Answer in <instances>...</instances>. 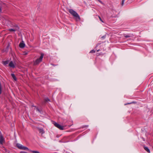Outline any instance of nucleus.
I'll list each match as a JSON object with an SVG mask.
<instances>
[{
  "label": "nucleus",
  "mask_w": 153,
  "mask_h": 153,
  "mask_svg": "<svg viewBox=\"0 0 153 153\" xmlns=\"http://www.w3.org/2000/svg\"><path fill=\"white\" fill-rule=\"evenodd\" d=\"M53 123L54 126L61 130H63L64 129V127L63 126H62L59 124L53 121Z\"/></svg>",
  "instance_id": "nucleus-4"
},
{
  "label": "nucleus",
  "mask_w": 153,
  "mask_h": 153,
  "mask_svg": "<svg viewBox=\"0 0 153 153\" xmlns=\"http://www.w3.org/2000/svg\"><path fill=\"white\" fill-rule=\"evenodd\" d=\"M11 75L12 78H13V79L15 81H16L17 80V79H16V76H15V74H11Z\"/></svg>",
  "instance_id": "nucleus-13"
},
{
  "label": "nucleus",
  "mask_w": 153,
  "mask_h": 153,
  "mask_svg": "<svg viewBox=\"0 0 153 153\" xmlns=\"http://www.w3.org/2000/svg\"><path fill=\"white\" fill-rule=\"evenodd\" d=\"M2 92V85L1 82H0V95H1Z\"/></svg>",
  "instance_id": "nucleus-15"
},
{
  "label": "nucleus",
  "mask_w": 153,
  "mask_h": 153,
  "mask_svg": "<svg viewBox=\"0 0 153 153\" xmlns=\"http://www.w3.org/2000/svg\"><path fill=\"white\" fill-rule=\"evenodd\" d=\"M144 149L148 153H150V150L147 147L144 146Z\"/></svg>",
  "instance_id": "nucleus-11"
},
{
  "label": "nucleus",
  "mask_w": 153,
  "mask_h": 153,
  "mask_svg": "<svg viewBox=\"0 0 153 153\" xmlns=\"http://www.w3.org/2000/svg\"><path fill=\"white\" fill-rule=\"evenodd\" d=\"M32 107H35V108H36V106H35L34 105H32V106H31Z\"/></svg>",
  "instance_id": "nucleus-27"
},
{
  "label": "nucleus",
  "mask_w": 153,
  "mask_h": 153,
  "mask_svg": "<svg viewBox=\"0 0 153 153\" xmlns=\"http://www.w3.org/2000/svg\"><path fill=\"white\" fill-rule=\"evenodd\" d=\"M125 0H122V2H121V5L122 6H123L124 4V2Z\"/></svg>",
  "instance_id": "nucleus-22"
},
{
  "label": "nucleus",
  "mask_w": 153,
  "mask_h": 153,
  "mask_svg": "<svg viewBox=\"0 0 153 153\" xmlns=\"http://www.w3.org/2000/svg\"><path fill=\"white\" fill-rule=\"evenodd\" d=\"M43 56L44 54L42 53H41L39 58L37 59L34 62L33 65H37L39 64L40 62L42 61Z\"/></svg>",
  "instance_id": "nucleus-2"
},
{
  "label": "nucleus",
  "mask_w": 153,
  "mask_h": 153,
  "mask_svg": "<svg viewBox=\"0 0 153 153\" xmlns=\"http://www.w3.org/2000/svg\"><path fill=\"white\" fill-rule=\"evenodd\" d=\"M98 17L100 20V21H101L102 22H103V21H102V19L101 18V17L99 16H98Z\"/></svg>",
  "instance_id": "nucleus-21"
},
{
  "label": "nucleus",
  "mask_w": 153,
  "mask_h": 153,
  "mask_svg": "<svg viewBox=\"0 0 153 153\" xmlns=\"http://www.w3.org/2000/svg\"><path fill=\"white\" fill-rule=\"evenodd\" d=\"M44 100H45V102H48V101H50V100L49 98H45V99Z\"/></svg>",
  "instance_id": "nucleus-18"
},
{
  "label": "nucleus",
  "mask_w": 153,
  "mask_h": 153,
  "mask_svg": "<svg viewBox=\"0 0 153 153\" xmlns=\"http://www.w3.org/2000/svg\"><path fill=\"white\" fill-rule=\"evenodd\" d=\"M8 31L10 32H12V31H16V29H14L13 28L12 29H8Z\"/></svg>",
  "instance_id": "nucleus-14"
},
{
  "label": "nucleus",
  "mask_w": 153,
  "mask_h": 153,
  "mask_svg": "<svg viewBox=\"0 0 153 153\" xmlns=\"http://www.w3.org/2000/svg\"><path fill=\"white\" fill-rule=\"evenodd\" d=\"M14 29H16V31L18 30L19 29V27L18 25H15L13 26Z\"/></svg>",
  "instance_id": "nucleus-12"
},
{
  "label": "nucleus",
  "mask_w": 153,
  "mask_h": 153,
  "mask_svg": "<svg viewBox=\"0 0 153 153\" xmlns=\"http://www.w3.org/2000/svg\"><path fill=\"white\" fill-rule=\"evenodd\" d=\"M105 36H103L101 37V38L102 39H104L105 38Z\"/></svg>",
  "instance_id": "nucleus-24"
},
{
  "label": "nucleus",
  "mask_w": 153,
  "mask_h": 153,
  "mask_svg": "<svg viewBox=\"0 0 153 153\" xmlns=\"http://www.w3.org/2000/svg\"><path fill=\"white\" fill-rule=\"evenodd\" d=\"M88 126H85L84 127H87Z\"/></svg>",
  "instance_id": "nucleus-29"
},
{
  "label": "nucleus",
  "mask_w": 153,
  "mask_h": 153,
  "mask_svg": "<svg viewBox=\"0 0 153 153\" xmlns=\"http://www.w3.org/2000/svg\"><path fill=\"white\" fill-rule=\"evenodd\" d=\"M124 36L125 37H126V38H127L131 36L129 34L126 35V34H124Z\"/></svg>",
  "instance_id": "nucleus-17"
},
{
  "label": "nucleus",
  "mask_w": 153,
  "mask_h": 153,
  "mask_svg": "<svg viewBox=\"0 0 153 153\" xmlns=\"http://www.w3.org/2000/svg\"><path fill=\"white\" fill-rule=\"evenodd\" d=\"M9 62V60H7L5 61H3L2 62V63L3 64L5 65H7Z\"/></svg>",
  "instance_id": "nucleus-9"
},
{
  "label": "nucleus",
  "mask_w": 153,
  "mask_h": 153,
  "mask_svg": "<svg viewBox=\"0 0 153 153\" xmlns=\"http://www.w3.org/2000/svg\"><path fill=\"white\" fill-rule=\"evenodd\" d=\"M9 66L13 68L15 67V65L12 61L10 62L9 64Z\"/></svg>",
  "instance_id": "nucleus-7"
},
{
  "label": "nucleus",
  "mask_w": 153,
  "mask_h": 153,
  "mask_svg": "<svg viewBox=\"0 0 153 153\" xmlns=\"http://www.w3.org/2000/svg\"><path fill=\"white\" fill-rule=\"evenodd\" d=\"M38 129L40 133H41L42 134L45 133V131L42 128H38Z\"/></svg>",
  "instance_id": "nucleus-8"
},
{
  "label": "nucleus",
  "mask_w": 153,
  "mask_h": 153,
  "mask_svg": "<svg viewBox=\"0 0 153 153\" xmlns=\"http://www.w3.org/2000/svg\"><path fill=\"white\" fill-rule=\"evenodd\" d=\"M25 44L23 41L21 42L19 44V47L21 48H24L25 47Z\"/></svg>",
  "instance_id": "nucleus-5"
},
{
  "label": "nucleus",
  "mask_w": 153,
  "mask_h": 153,
  "mask_svg": "<svg viewBox=\"0 0 153 153\" xmlns=\"http://www.w3.org/2000/svg\"><path fill=\"white\" fill-rule=\"evenodd\" d=\"M69 12L74 16L76 21H79L80 20V16L78 14L72 9L68 10Z\"/></svg>",
  "instance_id": "nucleus-1"
},
{
  "label": "nucleus",
  "mask_w": 153,
  "mask_h": 153,
  "mask_svg": "<svg viewBox=\"0 0 153 153\" xmlns=\"http://www.w3.org/2000/svg\"><path fill=\"white\" fill-rule=\"evenodd\" d=\"M136 102H130V103H127V104H125V105H128V104H132V103H136Z\"/></svg>",
  "instance_id": "nucleus-19"
},
{
  "label": "nucleus",
  "mask_w": 153,
  "mask_h": 153,
  "mask_svg": "<svg viewBox=\"0 0 153 153\" xmlns=\"http://www.w3.org/2000/svg\"><path fill=\"white\" fill-rule=\"evenodd\" d=\"M101 44V43H98L96 45V47H97L99 45H100Z\"/></svg>",
  "instance_id": "nucleus-26"
},
{
  "label": "nucleus",
  "mask_w": 153,
  "mask_h": 153,
  "mask_svg": "<svg viewBox=\"0 0 153 153\" xmlns=\"http://www.w3.org/2000/svg\"><path fill=\"white\" fill-rule=\"evenodd\" d=\"M95 52V51L94 50H92L90 51V53H94Z\"/></svg>",
  "instance_id": "nucleus-20"
},
{
  "label": "nucleus",
  "mask_w": 153,
  "mask_h": 153,
  "mask_svg": "<svg viewBox=\"0 0 153 153\" xmlns=\"http://www.w3.org/2000/svg\"><path fill=\"white\" fill-rule=\"evenodd\" d=\"M100 51V49H99V50H97V52H98V51Z\"/></svg>",
  "instance_id": "nucleus-28"
},
{
  "label": "nucleus",
  "mask_w": 153,
  "mask_h": 153,
  "mask_svg": "<svg viewBox=\"0 0 153 153\" xmlns=\"http://www.w3.org/2000/svg\"><path fill=\"white\" fill-rule=\"evenodd\" d=\"M16 146V147L19 149L25 150H29V149L27 147L19 143H17Z\"/></svg>",
  "instance_id": "nucleus-3"
},
{
  "label": "nucleus",
  "mask_w": 153,
  "mask_h": 153,
  "mask_svg": "<svg viewBox=\"0 0 153 153\" xmlns=\"http://www.w3.org/2000/svg\"><path fill=\"white\" fill-rule=\"evenodd\" d=\"M4 141V138L1 134H0V144H2L3 141Z\"/></svg>",
  "instance_id": "nucleus-6"
},
{
  "label": "nucleus",
  "mask_w": 153,
  "mask_h": 153,
  "mask_svg": "<svg viewBox=\"0 0 153 153\" xmlns=\"http://www.w3.org/2000/svg\"><path fill=\"white\" fill-rule=\"evenodd\" d=\"M19 153H27V152L24 151H21Z\"/></svg>",
  "instance_id": "nucleus-25"
},
{
  "label": "nucleus",
  "mask_w": 153,
  "mask_h": 153,
  "mask_svg": "<svg viewBox=\"0 0 153 153\" xmlns=\"http://www.w3.org/2000/svg\"><path fill=\"white\" fill-rule=\"evenodd\" d=\"M36 111L39 112L40 113H41L42 112V109L41 108L39 109L37 107H36Z\"/></svg>",
  "instance_id": "nucleus-10"
},
{
  "label": "nucleus",
  "mask_w": 153,
  "mask_h": 153,
  "mask_svg": "<svg viewBox=\"0 0 153 153\" xmlns=\"http://www.w3.org/2000/svg\"><path fill=\"white\" fill-rule=\"evenodd\" d=\"M98 1H99L100 3H101L102 4H103V2L100 0H97Z\"/></svg>",
  "instance_id": "nucleus-23"
},
{
  "label": "nucleus",
  "mask_w": 153,
  "mask_h": 153,
  "mask_svg": "<svg viewBox=\"0 0 153 153\" xmlns=\"http://www.w3.org/2000/svg\"><path fill=\"white\" fill-rule=\"evenodd\" d=\"M30 151L32 153H40L38 151H32V150H30Z\"/></svg>",
  "instance_id": "nucleus-16"
}]
</instances>
